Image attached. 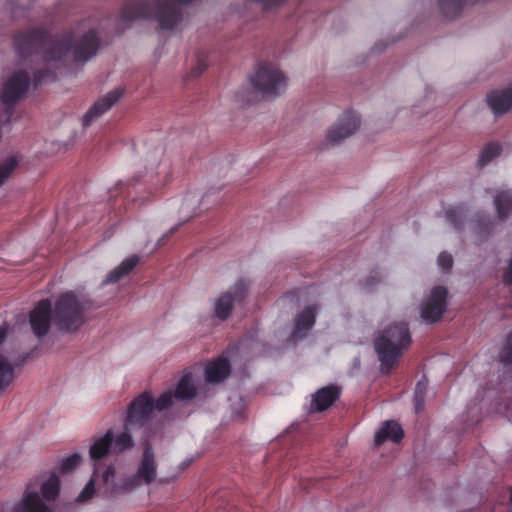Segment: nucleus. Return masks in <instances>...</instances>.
<instances>
[{"mask_svg":"<svg viewBox=\"0 0 512 512\" xmlns=\"http://www.w3.org/2000/svg\"><path fill=\"white\" fill-rule=\"evenodd\" d=\"M157 477V463L150 445H146L143 456L138 464L137 472L133 475L115 480V468L96 463L91 479L77 497V501L85 502L95 493V485L116 493H129L141 484H150Z\"/></svg>","mask_w":512,"mask_h":512,"instance_id":"obj_1","label":"nucleus"},{"mask_svg":"<svg viewBox=\"0 0 512 512\" xmlns=\"http://www.w3.org/2000/svg\"><path fill=\"white\" fill-rule=\"evenodd\" d=\"M189 0H155L154 4L140 1L128 4L122 11L125 21L155 18L162 28L170 29L179 20L177 5Z\"/></svg>","mask_w":512,"mask_h":512,"instance_id":"obj_2","label":"nucleus"},{"mask_svg":"<svg viewBox=\"0 0 512 512\" xmlns=\"http://www.w3.org/2000/svg\"><path fill=\"white\" fill-rule=\"evenodd\" d=\"M409 344L410 337L405 325L385 329L375 341V348L381 360L382 370L389 372Z\"/></svg>","mask_w":512,"mask_h":512,"instance_id":"obj_3","label":"nucleus"},{"mask_svg":"<svg viewBox=\"0 0 512 512\" xmlns=\"http://www.w3.org/2000/svg\"><path fill=\"white\" fill-rule=\"evenodd\" d=\"M98 45V37L96 33L91 30L73 44L70 40L57 42L52 50L47 53L46 60L48 62L60 60L71 54L75 62H85L96 53Z\"/></svg>","mask_w":512,"mask_h":512,"instance_id":"obj_4","label":"nucleus"},{"mask_svg":"<svg viewBox=\"0 0 512 512\" xmlns=\"http://www.w3.org/2000/svg\"><path fill=\"white\" fill-rule=\"evenodd\" d=\"M53 319L61 330H77L84 322V303L71 292L61 295L55 304Z\"/></svg>","mask_w":512,"mask_h":512,"instance_id":"obj_5","label":"nucleus"},{"mask_svg":"<svg viewBox=\"0 0 512 512\" xmlns=\"http://www.w3.org/2000/svg\"><path fill=\"white\" fill-rule=\"evenodd\" d=\"M252 84L263 96L273 97L286 89L287 77L279 68L273 65H264L257 70Z\"/></svg>","mask_w":512,"mask_h":512,"instance_id":"obj_6","label":"nucleus"},{"mask_svg":"<svg viewBox=\"0 0 512 512\" xmlns=\"http://www.w3.org/2000/svg\"><path fill=\"white\" fill-rule=\"evenodd\" d=\"M199 380L191 373L185 374L179 380L175 390H168L160 395L155 403L158 410L167 409L174 404V401L189 400L198 396L201 388L198 384Z\"/></svg>","mask_w":512,"mask_h":512,"instance_id":"obj_7","label":"nucleus"},{"mask_svg":"<svg viewBox=\"0 0 512 512\" xmlns=\"http://www.w3.org/2000/svg\"><path fill=\"white\" fill-rule=\"evenodd\" d=\"M360 127L359 117L352 112H345L342 116L327 130L325 134V143L330 146L338 145L345 139L352 136Z\"/></svg>","mask_w":512,"mask_h":512,"instance_id":"obj_8","label":"nucleus"},{"mask_svg":"<svg viewBox=\"0 0 512 512\" xmlns=\"http://www.w3.org/2000/svg\"><path fill=\"white\" fill-rule=\"evenodd\" d=\"M247 291L248 284L241 280L228 291L222 293L214 303L215 315L221 320L227 319L230 316L234 306L243 301Z\"/></svg>","mask_w":512,"mask_h":512,"instance_id":"obj_9","label":"nucleus"},{"mask_svg":"<svg viewBox=\"0 0 512 512\" xmlns=\"http://www.w3.org/2000/svg\"><path fill=\"white\" fill-rule=\"evenodd\" d=\"M448 291L442 286L433 288L421 308V317L427 323L439 321L447 310Z\"/></svg>","mask_w":512,"mask_h":512,"instance_id":"obj_10","label":"nucleus"},{"mask_svg":"<svg viewBox=\"0 0 512 512\" xmlns=\"http://www.w3.org/2000/svg\"><path fill=\"white\" fill-rule=\"evenodd\" d=\"M153 408L154 402L149 395L142 394L138 396L128 407L125 423L126 430L143 426L149 419Z\"/></svg>","mask_w":512,"mask_h":512,"instance_id":"obj_11","label":"nucleus"},{"mask_svg":"<svg viewBox=\"0 0 512 512\" xmlns=\"http://www.w3.org/2000/svg\"><path fill=\"white\" fill-rule=\"evenodd\" d=\"M30 79L26 72L17 70L11 73L3 84L1 99L4 103L18 100L28 89Z\"/></svg>","mask_w":512,"mask_h":512,"instance_id":"obj_12","label":"nucleus"},{"mask_svg":"<svg viewBox=\"0 0 512 512\" xmlns=\"http://www.w3.org/2000/svg\"><path fill=\"white\" fill-rule=\"evenodd\" d=\"M51 304L48 300L40 301L30 312L29 322L37 337L46 335L51 325Z\"/></svg>","mask_w":512,"mask_h":512,"instance_id":"obj_13","label":"nucleus"},{"mask_svg":"<svg viewBox=\"0 0 512 512\" xmlns=\"http://www.w3.org/2000/svg\"><path fill=\"white\" fill-rule=\"evenodd\" d=\"M340 396V388L329 385L317 390L311 395V412H322L330 408Z\"/></svg>","mask_w":512,"mask_h":512,"instance_id":"obj_14","label":"nucleus"},{"mask_svg":"<svg viewBox=\"0 0 512 512\" xmlns=\"http://www.w3.org/2000/svg\"><path fill=\"white\" fill-rule=\"evenodd\" d=\"M487 104L496 116L509 112L512 109V88L490 92L487 95Z\"/></svg>","mask_w":512,"mask_h":512,"instance_id":"obj_15","label":"nucleus"},{"mask_svg":"<svg viewBox=\"0 0 512 512\" xmlns=\"http://www.w3.org/2000/svg\"><path fill=\"white\" fill-rule=\"evenodd\" d=\"M119 90H113L101 97L83 116L84 125H89L94 119L108 111L121 97Z\"/></svg>","mask_w":512,"mask_h":512,"instance_id":"obj_16","label":"nucleus"},{"mask_svg":"<svg viewBox=\"0 0 512 512\" xmlns=\"http://www.w3.org/2000/svg\"><path fill=\"white\" fill-rule=\"evenodd\" d=\"M230 373V365L225 358H217L206 364L205 379L207 383L216 384L225 380Z\"/></svg>","mask_w":512,"mask_h":512,"instance_id":"obj_17","label":"nucleus"},{"mask_svg":"<svg viewBox=\"0 0 512 512\" xmlns=\"http://www.w3.org/2000/svg\"><path fill=\"white\" fill-rule=\"evenodd\" d=\"M403 437L400 425L394 421H387L375 434V445L379 446L386 440L398 442Z\"/></svg>","mask_w":512,"mask_h":512,"instance_id":"obj_18","label":"nucleus"},{"mask_svg":"<svg viewBox=\"0 0 512 512\" xmlns=\"http://www.w3.org/2000/svg\"><path fill=\"white\" fill-rule=\"evenodd\" d=\"M146 166L157 175L166 176L170 172V163L164 158V151L162 148H158L147 155Z\"/></svg>","mask_w":512,"mask_h":512,"instance_id":"obj_19","label":"nucleus"},{"mask_svg":"<svg viewBox=\"0 0 512 512\" xmlns=\"http://www.w3.org/2000/svg\"><path fill=\"white\" fill-rule=\"evenodd\" d=\"M16 512H51L38 493L28 492L16 509Z\"/></svg>","mask_w":512,"mask_h":512,"instance_id":"obj_20","label":"nucleus"},{"mask_svg":"<svg viewBox=\"0 0 512 512\" xmlns=\"http://www.w3.org/2000/svg\"><path fill=\"white\" fill-rule=\"evenodd\" d=\"M139 258L137 256H131L123 260L119 266L111 271L105 280V283H116L121 280L124 276L130 273L133 268L137 265Z\"/></svg>","mask_w":512,"mask_h":512,"instance_id":"obj_21","label":"nucleus"},{"mask_svg":"<svg viewBox=\"0 0 512 512\" xmlns=\"http://www.w3.org/2000/svg\"><path fill=\"white\" fill-rule=\"evenodd\" d=\"M113 441L112 431L108 430L104 436L96 439L90 447V456L97 461L103 458L109 451Z\"/></svg>","mask_w":512,"mask_h":512,"instance_id":"obj_22","label":"nucleus"},{"mask_svg":"<svg viewBox=\"0 0 512 512\" xmlns=\"http://www.w3.org/2000/svg\"><path fill=\"white\" fill-rule=\"evenodd\" d=\"M15 367L13 363L3 355H0V392L6 390L14 381Z\"/></svg>","mask_w":512,"mask_h":512,"instance_id":"obj_23","label":"nucleus"},{"mask_svg":"<svg viewBox=\"0 0 512 512\" xmlns=\"http://www.w3.org/2000/svg\"><path fill=\"white\" fill-rule=\"evenodd\" d=\"M316 308L306 307L296 317L294 335H300L301 333L309 330L315 321Z\"/></svg>","mask_w":512,"mask_h":512,"instance_id":"obj_24","label":"nucleus"},{"mask_svg":"<svg viewBox=\"0 0 512 512\" xmlns=\"http://www.w3.org/2000/svg\"><path fill=\"white\" fill-rule=\"evenodd\" d=\"M202 200V194L199 191H190L185 194L181 203V210L186 216L196 214Z\"/></svg>","mask_w":512,"mask_h":512,"instance_id":"obj_25","label":"nucleus"},{"mask_svg":"<svg viewBox=\"0 0 512 512\" xmlns=\"http://www.w3.org/2000/svg\"><path fill=\"white\" fill-rule=\"evenodd\" d=\"M19 162L17 155H10L0 163V186L12 175Z\"/></svg>","mask_w":512,"mask_h":512,"instance_id":"obj_26","label":"nucleus"},{"mask_svg":"<svg viewBox=\"0 0 512 512\" xmlns=\"http://www.w3.org/2000/svg\"><path fill=\"white\" fill-rule=\"evenodd\" d=\"M59 479L55 475H51L41 486V493L45 500H54L59 492Z\"/></svg>","mask_w":512,"mask_h":512,"instance_id":"obj_27","label":"nucleus"},{"mask_svg":"<svg viewBox=\"0 0 512 512\" xmlns=\"http://www.w3.org/2000/svg\"><path fill=\"white\" fill-rule=\"evenodd\" d=\"M112 446V451L115 453H122L130 448L133 447V440L130 434L126 432H122L118 434L115 439Z\"/></svg>","mask_w":512,"mask_h":512,"instance_id":"obj_28","label":"nucleus"},{"mask_svg":"<svg viewBox=\"0 0 512 512\" xmlns=\"http://www.w3.org/2000/svg\"><path fill=\"white\" fill-rule=\"evenodd\" d=\"M495 205L499 216L504 217L512 206V197L506 191H501L495 196Z\"/></svg>","mask_w":512,"mask_h":512,"instance_id":"obj_29","label":"nucleus"},{"mask_svg":"<svg viewBox=\"0 0 512 512\" xmlns=\"http://www.w3.org/2000/svg\"><path fill=\"white\" fill-rule=\"evenodd\" d=\"M427 388V380H421L417 383L415 389V397H414V406L416 412H419L423 409L424 405V393Z\"/></svg>","mask_w":512,"mask_h":512,"instance_id":"obj_30","label":"nucleus"},{"mask_svg":"<svg viewBox=\"0 0 512 512\" xmlns=\"http://www.w3.org/2000/svg\"><path fill=\"white\" fill-rule=\"evenodd\" d=\"M499 153L500 146L498 144H490L482 151L479 160L481 163H487L499 155Z\"/></svg>","mask_w":512,"mask_h":512,"instance_id":"obj_31","label":"nucleus"},{"mask_svg":"<svg viewBox=\"0 0 512 512\" xmlns=\"http://www.w3.org/2000/svg\"><path fill=\"white\" fill-rule=\"evenodd\" d=\"M438 265L443 270H449L453 265V258L450 254L441 253L438 257Z\"/></svg>","mask_w":512,"mask_h":512,"instance_id":"obj_32","label":"nucleus"},{"mask_svg":"<svg viewBox=\"0 0 512 512\" xmlns=\"http://www.w3.org/2000/svg\"><path fill=\"white\" fill-rule=\"evenodd\" d=\"M503 360L505 362H512V336L509 337L507 345L504 350Z\"/></svg>","mask_w":512,"mask_h":512,"instance_id":"obj_33","label":"nucleus"},{"mask_svg":"<svg viewBox=\"0 0 512 512\" xmlns=\"http://www.w3.org/2000/svg\"><path fill=\"white\" fill-rule=\"evenodd\" d=\"M80 462V457L78 455H73L65 460L63 463V466L65 469L72 468L76 465H78Z\"/></svg>","mask_w":512,"mask_h":512,"instance_id":"obj_34","label":"nucleus"},{"mask_svg":"<svg viewBox=\"0 0 512 512\" xmlns=\"http://www.w3.org/2000/svg\"><path fill=\"white\" fill-rule=\"evenodd\" d=\"M503 278L506 284H512V260L510 261L507 270L504 272Z\"/></svg>","mask_w":512,"mask_h":512,"instance_id":"obj_35","label":"nucleus"},{"mask_svg":"<svg viewBox=\"0 0 512 512\" xmlns=\"http://www.w3.org/2000/svg\"><path fill=\"white\" fill-rule=\"evenodd\" d=\"M6 336H7V328L0 327V344L5 340Z\"/></svg>","mask_w":512,"mask_h":512,"instance_id":"obj_36","label":"nucleus"},{"mask_svg":"<svg viewBox=\"0 0 512 512\" xmlns=\"http://www.w3.org/2000/svg\"><path fill=\"white\" fill-rule=\"evenodd\" d=\"M42 79H43V77H42V76L36 77V78H35V82H40Z\"/></svg>","mask_w":512,"mask_h":512,"instance_id":"obj_37","label":"nucleus"},{"mask_svg":"<svg viewBox=\"0 0 512 512\" xmlns=\"http://www.w3.org/2000/svg\"><path fill=\"white\" fill-rule=\"evenodd\" d=\"M510 500H511V502H512V491H511V496H510Z\"/></svg>","mask_w":512,"mask_h":512,"instance_id":"obj_38","label":"nucleus"}]
</instances>
